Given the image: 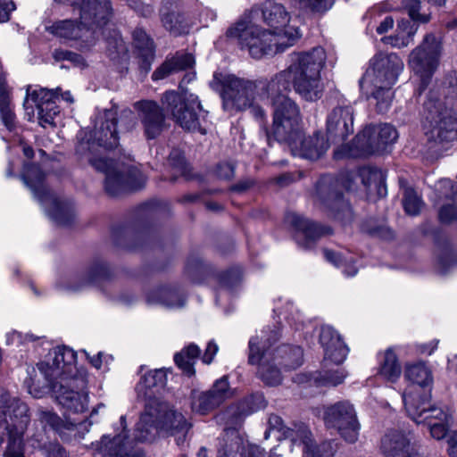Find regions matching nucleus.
I'll return each mask as SVG.
<instances>
[{
  "mask_svg": "<svg viewBox=\"0 0 457 457\" xmlns=\"http://www.w3.org/2000/svg\"><path fill=\"white\" fill-rule=\"evenodd\" d=\"M218 352V346L213 342H210L205 349L204 354L203 356V361L206 364H209L213 360V357Z\"/></svg>",
  "mask_w": 457,
  "mask_h": 457,
  "instance_id": "60",
  "label": "nucleus"
},
{
  "mask_svg": "<svg viewBox=\"0 0 457 457\" xmlns=\"http://www.w3.org/2000/svg\"><path fill=\"white\" fill-rule=\"evenodd\" d=\"M216 174L220 179L228 180L234 177V166L228 162L220 163L217 167Z\"/></svg>",
  "mask_w": 457,
  "mask_h": 457,
  "instance_id": "56",
  "label": "nucleus"
},
{
  "mask_svg": "<svg viewBox=\"0 0 457 457\" xmlns=\"http://www.w3.org/2000/svg\"><path fill=\"white\" fill-rule=\"evenodd\" d=\"M425 109L428 139L438 142L457 139V85L447 89L444 100H428Z\"/></svg>",
  "mask_w": 457,
  "mask_h": 457,
  "instance_id": "7",
  "label": "nucleus"
},
{
  "mask_svg": "<svg viewBox=\"0 0 457 457\" xmlns=\"http://www.w3.org/2000/svg\"><path fill=\"white\" fill-rule=\"evenodd\" d=\"M162 104L170 112L174 120L183 129L191 131L206 133L202 127L200 112H204L198 96L184 93L179 95L174 91L166 92L162 96Z\"/></svg>",
  "mask_w": 457,
  "mask_h": 457,
  "instance_id": "13",
  "label": "nucleus"
},
{
  "mask_svg": "<svg viewBox=\"0 0 457 457\" xmlns=\"http://www.w3.org/2000/svg\"><path fill=\"white\" fill-rule=\"evenodd\" d=\"M45 173L37 165L28 164L24 167L21 179L52 220L62 226L71 224L75 219L74 207L70 203L60 200L47 189L45 185Z\"/></svg>",
  "mask_w": 457,
  "mask_h": 457,
  "instance_id": "9",
  "label": "nucleus"
},
{
  "mask_svg": "<svg viewBox=\"0 0 457 457\" xmlns=\"http://www.w3.org/2000/svg\"><path fill=\"white\" fill-rule=\"evenodd\" d=\"M403 7L407 11L411 20L420 22L428 21V15L419 13V10L420 8V2L419 0H405L403 2Z\"/></svg>",
  "mask_w": 457,
  "mask_h": 457,
  "instance_id": "51",
  "label": "nucleus"
},
{
  "mask_svg": "<svg viewBox=\"0 0 457 457\" xmlns=\"http://www.w3.org/2000/svg\"><path fill=\"white\" fill-rule=\"evenodd\" d=\"M403 400L408 414L416 423H425L427 426H432L433 423L452 425L453 418L448 411L437 407L427 408L425 402H422L423 407L420 410V406L415 404L414 399L406 393L403 395Z\"/></svg>",
  "mask_w": 457,
  "mask_h": 457,
  "instance_id": "25",
  "label": "nucleus"
},
{
  "mask_svg": "<svg viewBox=\"0 0 457 457\" xmlns=\"http://www.w3.org/2000/svg\"><path fill=\"white\" fill-rule=\"evenodd\" d=\"M405 378L420 386L431 385L433 381L431 371L423 363H415L406 366Z\"/></svg>",
  "mask_w": 457,
  "mask_h": 457,
  "instance_id": "43",
  "label": "nucleus"
},
{
  "mask_svg": "<svg viewBox=\"0 0 457 457\" xmlns=\"http://www.w3.org/2000/svg\"><path fill=\"white\" fill-rule=\"evenodd\" d=\"M261 14L262 24L275 37L279 46L288 48L301 37L299 29L290 24V15L282 4L267 2Z\"/></svg>",
  "mask_w": 457,
  "mask_h": 457,
  "instance_id": "15",
  "label": "nucleus"
},
{
  "mask_svg": "<svg viewBox=\"0 0 457 457\" xmlns=\"http://www.w3.org/2000/svg\"><path fill=\"white\" fill-rule=\"evenodd\" d=\"M30 87L27 88V95L24 101V105L28 108L29 99L30 98L36 104L38 114V120L41 126L46 124L52 125L54 118L59 113L58 106L55 104L54 98L56 97L55 92L46 88L34 90L29 93Z\"/></svg>",
  "mask_w": 457,
  "mask_h": 457,
  "instance_id": "27",
  "label": "nucleus"
},
{
  "mask_svg": "<svg viewBox=\"0 0 457 457\" xmlns=\"http://www.w3.org/2000/svg\"><path fill=\"white\" fill-rule=\"evenodd\" d=\"M200 353V349L197 345L191 344L181 352L174 356L176 364L187 374L192 375L194 373L193 365L195 360L197 359Z\"/></svg>",
  "mask_w": 457,
  "mask_h": 457,
  "instance_id": "44",
  "label": "nucleus"
},
{
  "mask_svg": "<svg viewBox=\"0 0 457 457\" xmlns=\"http://www.w3.org/2000/svg\"><path fill=\"white\" fill-rule=\"evenodd\" d=\"M381 450L386 457H408L419 454L410 445L409 439L400 431H390L381 441Z\"/></svg>",
  "mask_w": 457,
  "mask_h": 457,
  "instance_id": "32",
  "label": "nucleus"
},
{
  "mask_svg": "<svg viewBox=\"0 0 457 457\" xmlns=\"http://www.w3.org/2000/svg\"><path fill=\"white\" fill-rule=\"evenodd\" d=\"M15 9L12 0H0V22L9 21L11 12Z\"/></svg>",
  "mask_w": 457,
  "mask_h": 457,
  "instance_id": "55",
  "label": "nucleus"
},
{
  "mask_svg": "<svg viewBox=\"0 0 457 457\" xmlns=\"http://www.w3.org/2000/svg\"><path fill=\"white\" fill-rule=\"evenodd\" d=\"M440 54V42L435 36L428 34L409 55L408 64L420 77L423 88L438 66Z\"/></svg>",
  "mask_w": 457,
  "mask_h": 457,
  "instance_id": "16",
  "label": "nucleus"
},
{
  "mask_svg": "<svg viewBox=\"0 0 457 457\" xmlns=\"http://www.w3.org/2000/svg\"><path fill=\"white\" fill-rule=\"evenodd\" d=\"M179 154L177 152H173L170 154V162L172 164V166L177 170V172L179 175L185 176L187 174V165L183 159H175V155Z\"/></svg>",
  "mask_w": 457,
  "mask_h": 457,
  "instance_id": "58",
  "label": "nucleus"
},
{
  "mask_svg": "<svg viewBox=\"0 0 457 457\" xmlns=\"http://www.w3.org/2000/svg\"><path fill=\"white\" fill-rule=\"evenodd\" d=\"M416 31L417 26L408 21H402L398 23L395 35L386 37L382 40L394 47H405L412 42Z\"/></svg>",
  "mask_w": 457,
  "mask_h": 457,
  "instance_id": "41",
  "label": "nucleus"
},
{
  "mask_svg": "<svg viewBox=\"0 0 457 457\" xmlns=\"http://www.w3.org/2000/svg\"><path fill=\"white\" fill-rule=\"evenodd\" d=\"M320 342L324 348V354H330L333 344L337 346L336 353H333L337 361H344L348 353V348L342 341L340 335L329 326L321 328Z\"/></svg>",
  "mask_w": 457,
  "mask_h": 457,
  "instance_id": "35",
  "label": "nucleus"
},
{
  "mask_svg": "<svg viewBox=\"0 0 457 457\" xmlns=\"http://www.w3.org/2000/svg\"><path fill=\"white\" fill-rule=\"evenodd\" d=\"M328 426L337 429L348 443H355L359 437L360 424L355 409L349 402H339L328 407L325 412Z\"/></svg>",
  "mask_w": 457,
  "mask_h": 457,
  "instance_id": "18",
  "label": "nucleus"
},
{
  "mask_svg": "<svg viewBox=\"0 0 457 457\" xmlns=\"http://www.w3.org/2000/svg\"><path fill=\"white\" fill-rule=\"evenodd\" d=\"M328 134L335 139L344 140L353 131V112L350 106L335 108L328 117Z\"/></svg>",
  "mask_w": 457,
  "mask_h": 457,
  "instance_id": "30",
  "label": "nucleus"
},
{
  "mask_svg": "<svg viewBox=\"0 0 457 457\" xmlns=\"http://www.w3.org/2000/svg\"><path fill=\"white\" fill-rule=\"evenodd\" d=\"M165 382V373L162 370H156L150 371L145 374L142 380L139 382L137 387L140 389L145 386V388H151L156 386L159 384L162 385Z\"/></svg>",
  "mask_w": 457,
  "mask_h": 457,
  "instance_id": "50",
  "label": "nucleus"
},
{
  "mask_svg": "<svg viewBox=\"0 0 457 457\" xmlns=\"http://www.w3.org/2000/svg\"><path fill=\"white\" fill-rule=\"evenodd\" d=\"M239 47L255 59L272 55L287 49L279 46L275 37L262 24L257 16H248L235 23L227 32Z\"/></svg>",
  "mask_w": 457,
  "mask_h": 457,
  "instance_id": "5",
  "label": "nucleus"
},
{
  "mask_svg": "<svg viewBox=\"0 0 457 457\" xmlns=\"http://www.w3.org/2000/svg\"><path fill=\"white\" fill-rule=\"evenodd\" d=\"M292 441L294 444L303 445L304 457H331L332 448L329 444L324 443L320 445L312 444V434L310 430L305 427H301L295 432V436H292Z\"/></svg>",
  "mask_w": 457,
  "mask_h": 457,
  "instance_id": "34",
  "label": "nucleus"
},
{
  "mask_svg": "<svg viewBox=\"0 0 457 457\" xmlns=\"http://www.w3.org/2000/svg\"><path fill=\"white\" fill-rule=\"evenodd\" d=\"M112 263L104 257L94 259L68 286L71 292L81 291L91 285H100L111 279Z\"/></svg>",
  "mask_w": 457,
  "mask_h": 457,
  "instance_id": "21",
  "label": "nucleus"
},
{
  "mask_svg": "<svg viewBox=\"0 0 457 457\" xmlns=\"http://www.w3.org/2000/svg\"><path fill=\"white\" fill-rule=\"evenodd\" d=\"M76 361L77 355L72 349L59 346L48 353L46 361L37 364V369L48 385L61 380L63 377L86 373L77 369Z\"/></svg>",
  "mask_w": 457,
  "mask_h": 457,
  "instance_id": "17",
  "label": "nucleus"
},
{
  "mask_svg": "<svg viewBox=\"0 0 457 457\" xmlns=\"http://www.w3.org/2000/svg\"><path fill=\"white\" fill-rule=\"evenodd\" d=\"M447 453L451 457H457V431L449 434L447 439Z\"/></svg>",
  "mask_w": 457,
  "mask_h": 457,
  "instance_id": "59",
  "label": "nucleus"
},
{
  "mask_svg": "<svg viewBox=\"0 0 457 457\" xmlns=\"http://www.w3.org/2000/svg\"><path fill=\"white\" fill-rule=\"evenodd\" d=\"M230 395L228 380L222 378L217 380L209 391L193 392L192 410L197 413L205 414L218 407Z\"/></svg>",
  "mask_w": 457,
  "mask_h": 457,
  "instance_id": "24",
  "label": "nucleus"
},
{
  "mask_svg": "<svg viewBox=\"0 0 457 457\" xmlns=\"http://www.w3.org/2000/svg\"><path fill=\"white\" fill-rule=\"evenodd\" d=\"M262 89L267 93L273 106L272 135L278 140L287 143L300 130V114L296 104L285 93L287 90L270 89V82L262 85Z\"/></svg>",
  "mask_w": 457,
  "mask_h": 457,
  "instance_id": "10",
  "label": "nucleus"
},
{
  "mask_svg": "<svg viewBox=\"0 0 457 457\" xmlns=\"http://www.w3.org/2000/svg\"><path fill=\"white\" fill-rule=\"evenodd\" d=\"M29 422V408L20 400L8 405V414L0 421V445L8 437L5 457H23V434Z\"/></svg>",
  "mask_w": 457,
  "mask_h": 457,
  "instance_id": "12",
  "label": "nucleus"
},
{
  "mask_svg": "<svg viewBox=\"0 0 457 457\" xmlns=\"http://www.w3.org/2000/svg\"><path fill=\"white\" fill-rule=\"evenodd\" d=\"M334 0H295V7L303 13L323 12L332 7Z\"/></svg>",
  "mask_w": 457,
  "mask_h": 457,
  "instance_id": "46",
  "label": "nucleus"
},
{
  "mask_svg": "<svg viewBox=\"0 0 457 457\" xmlns=\"http://www.w3.org/2000/svg\"><path fill=\"white\" fill-rule=\"evenodd\" d=\"M394 25V20L391 17H386L377 28L378 34H384L388 31Z\"/></svg>",
  "mask_w": 457,
  "mask_h": 457,
  "instance_id": "62",
  "label": "nucleus"
},
{
  "mask_svg": "<svg viewBox=\"0 0 457 457\" xmlns=\"http://www.w3.org/2000/svg\"><path fill=\"white\" fill-rule=\"evenodd\" d=\"M324 255L328 262H332L336 266H339L342 262L341 256L333 251L325 249Z\"/></svg>",
  "mask_w": 457,
  "mask_h": 457,
  "instance_id": "63",
  "label": "nucleus"
},
{
  "mask_svg": "<svg viewBox=\"0 0 457 457\" xmlns=\"http://www.w3.org/2000/svg\"><path fill=\"white\" fill-rule=\"evenodd\" d=\"M145 182V177L132 164L120 163L119 167L116 166V195L140 189Z\"/></svg>",
  "mask_w": 457,
  "mask_h": 457,
  "instance_id": "31",
  "label": "nucleus"
},
{
  "mask_svg": "<svg viewBox=\"0 0 457 457\" xmlns=\"http://www.w3.org/2000/svg\"><path fill=\"white\" fill-rule=\"evenodd\" d=\"M162 26L173 36L187 34L190 23L185 14L179 12H170L162 17Z\"/></svg>",
  "mask_w": 457,
  "mask_h": 457,
  "instance_id": "42",
  "label": "nucleus"
},
{
  "mask_svg": "<svg viewBox=\"0 0 457 457\" xmlns=\"http://www.w3.org/2000/svg\"><path fill=\"white\" fill-rule=\"evenodd\" d=\"M439 219L444 223L457 220V185L448 179L439 180L436 185Z\"/></svg>",
  "mask_w": 457,
  "mask_h": 457,
  "instance_id": "29",
  "label": "nucleus"
},
{
  "mask_svg": "<svg viewBox=\"0 0 457 457\" xmlns=\"http://www.w3.org/2000/svg\"><path fill=\"white\" fill-rule=\"evenodd\" d=\"M12 400L19 399L11 397L9 393L4 390L0 391V421L8 414V405L12 403Z\"/></svg>",
  "mask_w": 457,
  "mask_h": 457,
  "instance_id": "54",
  "label": "nucleus"
},
{
  "mask_svg": "<svg viewBox=\"0 0 457 457\" xmlns=\"http://www.w3.org/2000/svg\"><path fill=\"white\" fill-rule=\"evenodd\" d=\"M359 181L369 195L381 197L386 193L385 176L379 169L362 167L357 172L349 173L345 180V187L348 190H356Z\"/></svg>",
  "mask_w": 457,
  "mask_h": 457,
  "instance_id": "22",
  "label": "nucleus"
},
{
  "mask_svg": "<svg viewBox=\"0 0 457 457\" xmlns=\"http://www.w3.org/2000/svg\"><path fill=\"white\" fill-rule=\"evenodd\" d=\"M105 121L96 129L94 136L87 137V133L80 132L78 135L79 143L76 152L79 154H92L89 159L90 164L100 173L104 175V187L105 193L114 196V112L108 110L104 112Z\"/></svg>",
  "mask_w": 457,
  "mask_h": 457,
  "instance_id": "2",
  "label": "nucleus"
},
{
  "mask_svg": "<svg viewBox=\"0 0 457 457\" xmlns=\"http://www.w3.org/2000/svg\"><path fill=\"white\" fill-rule=\"evenodd\" d=\"M287 144L294 155L310 160L318 159L328 149L322 137L318 134L305 137L301 129Z\"/></svg>",
  "mask_w": 457,
  "mask_h": 457,
  "instance_id": "28",
  "label": "nucleus"
},
{
  "mask_svg": "<svg viewBox=\"0 0 457 457\" xmlns=\"http://www.w3.org/2000/svg\"><path fill=\"white\" fill-rule=\"evenodd\" d=\"M451 426L452 425H436L433 423L432 426H428V428L433 438L441 440L445 438Z\"/></svg>",
  "mask_w": 457,
  "mask_h": 457,
  "instance_id": "57",
  "label": "nucleus"
},
{
  "mask_svg": "<svg viewBox=\"0 0 457 457\" xmlns=\"http://www.w3.org/2000/svg\"><path fill=\"white\" fill-rule=\"evenodd\" d=\"M41 336H36L32 333H22L19 331H12L8 335V339L12 342L17 341L21 344H25L27 342H34L37 339H40Z\"/></svg>",
  "mask_w": 457,
  "mask_h": 457,
  "instance_id": "52",
  "label": "nucleus"
},
{
  "mask_svg": "<svg viewBox=\"0 0 457 457\" xmlns=\"http://www.w3.org/2000/svg\"><path fill=\"white\" fill-rule=\"evenodd\" d=\"M275 358H280L284 366L295 369L302 364L303 350L298 346L282 345L276 349Z\"/></svg>",
  "mask_w": 457,
  "mask_h": 457,
  "instance_id": "45",
  "label": "nucleus"
},
{
  "mask_svg": "<svg viewBox=\"0 0 457 457\" xmlns=\"http://www.w3.org/2000/svg\"><path fill=\"white\" fill-rule=\"evenodd\" d=\"M345 378V374L343 371L337 370L330 374L325 380L326 385L337 386L341 384Z\"/></svg>",
  "mask_w": 457,
  "mask_h": 457,
  "instance_id": "61",
  "label": "nucleus"
},
{
  "mask_svg": "<svg viewBox=\"0 0 457 457\" xmlns=\"http://www.w3.org/2000/svg\"><path fill=\"white\" fill-rule=\"evenodd\" d=\"M398 137L396 129L388 124L370 125L358 135V142L366 144V154H380L386 150L387 145L395 142Z\"/></svg>",
  "mask_w": 457,
  "mask_h": 457,
  "instance_id": "23",
  "label": "nucleus"
},
{
  "mask_svg": "<svg viewBox=\"0 0 457 457\" xmlns=\"http://www.w3.org/2000/svg\"><path fill=\"white\" fill-rule=\"evenodd\" d=\"M269 424L272 429H281L283 421L280 417L277 415H271L269 418Z\"/></svg>",
  "mask_w": 457,
  "mask_h": 457,
  "instance_id": "64",
  "label": "nucleus"
},
{
  "mask_svg": "<svg viewBox=\"0 0 457 457\" xmlns=\"http://www.w3.org/2000/svg\"><path fill=\"white\" fill-rule=\"evenodd\" d=\"M58 404L73 413L84 412L88 406L87 379L86 373L63 377L48 384Z\"/></svg>",
  "mask_w": 457,
  "mask_h": 457,
  "instance_id": "14",
  "label": "nucleus"
},
{
  "mask_svg": "<svg viewBox=\"0 0 457 457\" xmlns=\"http://www.w3.org/2000/svg\"><path fill=\"white\" fill-rule=\"evenodd\" d=\"M94 457H114V439L110 436H103L96 445Z\"/></svg>",
  "mask_w": 457,
  "mask_h": 457,
  "instance_id": "49",
  "label": "nucleus"
},
{
  "mask_svg": "<svg viewBox=\"0 0 457 457\" xmlns=\"http://www.w3.org/2000/svg\"><path fill=\"white\" fill-rule=\"evenodd\" d=\"M291 222L299 230V235L297 236L298 239L300 237H304L308 241L306 246H309L311 242L320 237L331 233L329 228L320 226L298 215H293L291 217Z\"/></svg>",
  "mask_w": 457,
  "mask_h": 457,
  "instance_id": "36",
  "label": "nucleus"
},
{
  "mask_svg": "<svg viewBox=\"0 0 457 457\" xmlns=\"http://www.w3.org/2000/svg\"><path fill=\"white\" fill-rule=\"evenodd\" d=\"M40 420L42 422L49 425L53 429L60 434L69 431L87 432L88 428L92 425V421L84 420L78 424L72 422H64L61 418L49 411H43L40 412Z\"/></svg>",
  "mask_w": 457,
  "mask_h": 457,
  "instance_id": "38",
  "label": "nucleus"
},
{
  "mask_svg": "<svg viewBox=\"0 0 457 457\" xmlns=\"http://www.w3.org/2000/svg\"><path fill=\"white\" fill-rule=\"evenodd\" d=\"M403 205L407 214L417 215L423 207V202L412 188L405 187L403 191Z\"/></svg>",
  "mask_w": 457,
  "mask_h": 457,
  "instance_id": "47",
  "label": "nucleus"
},
{
  "mask_svg": "<svg viewBox=\"0 0 457 457\" xmlns=\"http://www.w3.org/2000/svg\"><path fill=\"white\" fill-rule=\"evenodd\" d=\"M73 6L79 11L80 24L64 20L54 22L46 29L59 37L75 40L92 26L104 27L112 16L109 0H74Z\"/></svg>",
  "mask_w": 457,
  "mask_h": 457,
  "instance_id": "6",
  "label": "nucleus"
},
{
  "mask_svg": "<svg viewBox=\"0 0 457 457\" xmlns=\"http://www.w3.org/2000/svg\"><path fill=\"white\" fill-rule=\"evenodd\" d=\"M268 83L269 81H259L258 84H255L232 74L217 72L214 73L210 85L214 90L220 93L226 109L245 110L249 108L255 117L262 118L263 111L259 106V102L267 99V93L262 89V86Z\"/></svg>",
  "mask_w": 457,
  "mask_h": 457,
  "instance_id": "4",
  "label": "nucleus"
},
{
  "mask_svg": "<svg viewBox=\"0 0 457 457\" xmlns=\"http://www.w3.org/2000/svg\"><path fill=\"white\" fill-rule=\"evenodd\" d=\"M403 69V62L396 54L380 53L371 60L370 66L360 80L361 90L377 100L378 112H384L388 109L393 98L391 88Z\"/></svg>",
  "mask_w": 457,
  "mask_h": 457,
  "instance_id": "3",
  "label": "nucleus"
},
{
  "mask_svg": "<svg viewBox=\"0 0 457 457\" xmlns=\"http://www.w3.org/2000/svg\"><path fill=\"white\" fill-rule=\"evenodd\" d=\"M266 343L264 337L255 336L249 341V357L248 361L253 365H259V377L270 386H277L281 382L279 370L270 364V361L276 359L275 353L265 349Z\"/></svg>",
  "mask_w": 457,
  "mask_h": 457,
  "instance_id": "19",
  "label": "nucleus"
},
{
  "mask_svg": "<svg viewBox=\"0 0 457 457\" xmlns=\"http://www.w3.org/2000/svg\"><path fill=\"white\" fill-rule=\"evenodd\" d=\"M248 411L237 406L230 407L226 411L228 428L220 443L217 457H264V451L244 439L236 430Z\"/></svg>",
  "mask_w": 457,
  "mask_h": 457,
  "instance_id": "11",
  "label": "nucleus"
},
{
  "mask_svg": "<svg viewBox=\"0 0 457 457\" xmlns=\"http://www.w3.org/2000/svg\"><path fill=\"white\" fill-rule=\"evenodd\" d=\"M155 413L153 403H148L131 433L127 429L125 417H120L122 430L116 436V457H138L139 452L136 449L138 444H150L156 440L160 429Z\"/></svg>",
  "mask_w": 457,
  "mask_h": 457,
  "instance_id": "8",
  "label": "nucleus"
},
{
  "mask_svg": "<svg viewBox=\"0 0 457 457\" xmlns=\"http://www.w3.org/2000/svg\"><path fill=\"white\" fill-rule=\"evenodd\" d=\"M160 432L176 437L177 444L184 442L190 428V424L185 416L175 410L168 403L152 401Z\"/></svg>",
  "mask_w": 457,
  "mask_h": 457,
  "instance_id": "20",
  "label": "nucleus"
},
{
  "mask_svg": "<svg viewBox=\"0 0 457 457\" xmlns=\"http://www.w3.org/2000/svg\"><path fill=\"white\" fill-rule=\"evenodd\" d=\"M325 61L326 53L321 47L295 54L290 66L270 80V89L275 91V87H278V89L288 90L292 81L295 90L303 99L315 101L320 98L323 91L320 71Z\"/></svg>",
  "mask_w": 457,
  "mask_h": 457,
  "instance_id": "1",
  "label": "nucleus"
},
{
  "mask_svg": "<svg viewBox=\"0 0 457 457\" xmlns=\"http://www.w3.org/2000/svg\"><path fill=\"white\" fill-rule=\"evenodd\" d=\"M43 451L45 457H67L64 449L57 443H49Z\"/></svg>",
  "mask_w": 457,
  "mask_h": 457,
  "instance_id": "53",
  "label": "nucleus"
},
{
  "mask_svg": "<svg viewBox=\"0 0 457 457\" xmlns=\"http://www.w3.org/2000/svg\"><path fill=\"white\" fill-rule=\"evenodd\" d=\"M145 132L148 138H154L164 129V115L159 104L151 100H142L135 103Z\"/></svg>",
  "mask_w": 457,
  "mask_h": 457,
  "instance_id": "26",
  "label": "nucleus"
},
{
  "mask_svg": "<svg viewBox=\"0 0 457 457\" xmlns=\"http://www.w3.org/2000/svg\"><path fill=\"white\" fill-rule=\"evenodd\" d=\"M378 359V375L387 381H396L401 376L402 368L393 349L388 348L381 353Z\"/></svg>",
  "mask_w": 457,
  "mask_h": 457,
  "instance_id": "37",
  "label": "nucleus"
},
{
  "mask_svg": "<svg viewBox=\"0 0 457 457\" xmlns=\"http://www.w3.org/2000/svg\"><path fill=\"white\" fill-rule=\"evenodd\" d=\"M195 58L191 54L178 52L158 67L152 74L154 80L162 79L169 75L179 72L195 65Z\"/></svg>",
  "mask_w": 457,
  "mask_h": 457,
  "instance_id": "33",
  "label": "nucleus"
},
{
  "mask_svg": "<svg viewBox=\"0 0 457 457\" xmlns=\"http://www.w3.org/2000/svg\"><path fill=\"white\" fill-rule=\"evenodd\" d=\"M185 301V297L174 288H159L150 292L147 295L149 303H161L167 308L182 307Z\"/></svg>",
  "mask_w": 457,
  "mask_h": 457,
  "instance_id": "39",
  "label": "nucleus"
},
{
  "mask_svg": "<svg viewBox=\"0 0 457 457\" xmlns=\"http://www.w3.org/2000/svg\"><path fill=\"white\" fill-rule=\"evenodd\" d=\"M135 46L145 58L153 57L154 46L153 40L143 29H136L133 33Z\"/></svg>",
  "mask_w": 457,
  "mask_h": 457,
  "instance_id": "48",
  "label": "nucleus"
},
{
  "mask_svg": "<svg viewBox=\"0 0 457 457\" xmlns=\"http://www.w3.org/2000/svg\"><path fill=\"white\" fill-rule=\"evenodd\" d=\"M0 118L9 130L14 128L15 114L12 110L11 90L2 78H0Z\"/></svg>",
  "mask_w": 457,
  "mask_h": 457,
  "instance_id": "40",
  "label": "nucleus"
}]
</instances>
